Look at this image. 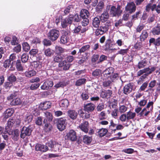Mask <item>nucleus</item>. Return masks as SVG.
I'll return each mask as SVG.
<instances>
[{"label": "nucleus", "mask_w": 160, "mask_h": 160, "mask_svg": "<svg viewBox=\"0 0 160 160\" xmlns=\"http://www.w3.org/2000/svg\"><path fill=\"white\" fill-rule=\"evenodd\" d=\"M109 16L108 13L107 12L104 11L100 16V20L106 21L109 18Z\"/></svg>", "instance_id": "nucleus-42"}, {"label": "nucleus", "mask_w": 160, "mask_h": 160, "mask_svg": "<svg viewBox=\"0 0 160 160\" xmlns=\"http://www.w3.org/2000/svg\"><path fill=\"white\" fill-rule=\"evenodd\" d=\"M108 131L106 128H102L99 129L98 132V133L100 137H102L105 136L108 132Z\"/></svg>", "instance_id": "nucleus-46"}, {"label": "nucleus", "mask_w": 160, "mask_h": 160, "mask_svg": "<svg viewBox=\"0 0 160 160\" xmlns=\"http://www.w3.org/2000/svg\"><path fill=\"white\" fill-rule=\"evenodd\" d=\"M108 117L105 112V111H102L98 115V118L100 120H103L106 119Z\"/></svg>", "instance_id": "nucleus-44"}, {"label": "nucleus", "mask_w": 160, "mask_h": 160, "mask_svg": "<svg viewBox=\"0 0 160 160\" xmlns=\"http://www.w3.org/2000/svg\"><path fill=\"white\" fill-rule=\"evenodd\" d=\"M65 61L71 63L73 62L74 59V57L72 55H67V57H65Z\"/></svg>", "instance_id": "nucleus-53"}, {"label": "nucleus", "mask_w": 160, "mask_h": 160, "mask_svg": "<svg viewBox=\"0 0 160 160\" xmlns=\"http://www.w3.org/2000/svg\"><path fill=\"white\" fill-rule=\"evenodd\" d=\"M82 27L81 25H78V26H76L73 30V32L75 34H78L80 32L81 29Z\"/></svg>", "instance_id": "nucleus-56"}, {"label": "nucleus", "mask_w": 160, "mask_h": 160, "mask_svg": "<svg viewBox=\"0 0 160 160\" xmlns=\"http://www.w3.org/2000/svg\"><path fill=\"white\" fill-rule=\"evenodd\" d=\"M36 74V72L34 70H28L26 71L24 74L25 76L28 78H30L35 76Z\"/></svg>", "instance_id": "nucleus-33"}, {"label": "nucleus", "mask_w": 160, "mask_h": 160, "mask_svg": "<svg viewBox=\"0 0 160 160\" xmlns=\"http://www.w3.org/2000/svg\"><path fill=\"white\" fill-rule=\"evenodd\" d=\"M51 103L49 101H46L40 104V106L43 110H46L50 108Z\"/></svg>", "instance_id": "nucleus-28"}, {"label": "nucleus", "mask_w": 160, "mask_h": 160, "mask_svg": "<svg viewBox=\"0 0 160 160\" xmlns=\"http://www.w3.org/2000/svg\"><path fill=\"white\" fill-rule=\"evenodd\" d=\"M102 73V70L100 69H97L92 73V75L94 77H99Z\"/></svg>", "instance_id": "nucleus-48"}, {"label": "nucleus", "mask_w": 160, "mask_h": 160, "mask_svg": "<svg viewBox=\"0 0 160 160\" xmlns=\"http://www.w3.org/2000/svg\"><path fill=\"white\" fill-rule=\"evenodd\" d=\"M100 21L101 20L97 17H95L92 21L93 26L95 28H97L94 32L95 35L99 37L107 33L109 28V26L107 22L102 24L99 27Z\"/></svg>", "instance_id": "nucleus-1"}, {"label": "nucleus", "mask_w": 160, "mask_h": 160, "mask_svg": "<svg viewBox=\"0 0 160 160\" xmlns=\"http://www.w3.org/2000/svg\"><path fill=\"white\" fill-rule=\"evenodd\" d=\"M68 116L72 119L75 120L78 117V114L77 112L72 110H69L67 112Z\"/></svg>", "instance_id": "nucleus-21"}, {"label": "nucleus", "mask_w": 160, "mask_h": 160, "mask_svg": "<svg viewBox=\"0 0 160 160\" xmlns=\"http://www.w3.org/2000/svg\"><path fill=\"white\" fill-rule=\"evenodd\" d=\"M121 8V6L120 5H118L117 8L114 6H112L110 10V14L113 17H119L121 15L122 12Z\"/></svg>", "instance_id": "nucleus-5"}, {"label": "nucleus", "mask_w": 160, "mask_h": 160, "mask_svg": "<svg viewBox=\"0 0 160 160\" xmlns=\"http://www.w3.org/2000/svg\"><path fill=\"white\" fill-rule=\"evenodd\" d=\"M49 39H48L47 38H45L42 41V43L45 46H48L51 45L52 44V42Z\"/></svg>", "instance_id": "nucleus-55"}, {"label": "nucleus", "mask_w": 160, "mask_h": 160, "mask_svg": "<svg viewBox=\"0 0 160 160\" xmlns=\"http://www.w3.org/2000/svg\"><path fill=\"white\" fill-rule=\"evenodd\" d=\"M86 82L85 78H80L76 81L75 85L77 86H79L85 84Z\"/></svg>", "instance_id": "nucleus-40"}, {"label": "nucleus", "mask_w": 160, "mask_h": 160, "mask_svg": "<svg viewBox=\"0 0 160 160\" xmlns=\"http://www.w3.org/2000/svg\"><path fill=\"white\" fill-rule=\"evenodd\" d=\"M112 94V91L110 90H102L100 94V97L103 98H110Z\"/></svg>", "instance_id": "nucleus-14"}, {"label": "nucleus", "mask_w": 160, "mask_h": 160, "mask_svg": "<svg viewBox=\"0 0 160 160\" xmlns=\"http://www.w3.org/2000/svg\"><path fill=\"white\" fill-rule=\"evenodd\" d=\"M148 62L145 58L139 62L137 65V67L139 69L144 68L148 64Z\"/></svg>", "instance_id": "nucleus-24"}, {"label": "nucleus", "mask_w": 160, "mask_h": 160, "mask_svg": "<svg viewBox=\"0 0 160 160\" xmlns=\"http://www.w3.org/2000/svg\"><path fill=\"white\" fill-rule=\"evenodd\" d=\"M136 7L135 4L133 2H128L125 7V10L128 12L130 14H132L135 12Z\"/></svg>", "instance_id": "nucleus-8"}, {"label": "nucleus", "mask_w": 160, "mask_h": 160, "mask_svg": "<svg viewBox=\"0 0 160 160\" xmlns=\"http://www.w3.org/2000/svg\"><path fill=\"white\" fill-rule=\"evenodd\" d=\"M112 42L111 39L109 38L107 39L105 42V45H104L105 50L106 51H108L111 50V45L112 44Z\"/></svg>", "instance_id": "nucleus-27"}, {"label": "nucleus", "mask_w": 160, "mask_h": 160, "mask_svg": "<svg viewBox=\"0 0 160 160\" xmlns=\"http://www.w3.org/2000/svg\"><path fill=\"white\" fill-rule=\"evenodd\" d=\"M78 127L82 131L87 133L89 131V122L88 121H84L80 124Z\"/></svg>", "instance_id": "nucleus-13"}, {"label": "nucleus", "mask_w": 160, "mask_h": 160, "mask_svg": "<svg viewBox=\"0 0 160 160\" xmlns=\"http://www.w3.org/2000/svg\"><path fill=\"white\" fill-rule=\"evenodd\" d=\"M35 149L36 151L45 152L48 150V148L47 146L38 143L36 145Z\"/></svg>", "instance_id": "nucleus-19"}, {"label": "nucleus", "mask_w": 160, "mask_h": 160, "mask_svg": "<svg viewBox=\"0 0 160 160\" xmlns=\"http://www.w3.org/2000/svg\"><path fill=\"white\" fill-rule=\"evenodd\" d=\"M16 68L18 71H22L23 70V67L22 65L21 61L19 59L17 60L16 62Z\"/></svg>", "instance_id": "nucleus-43"}, {"label": "nucleus", "mask_w": 160, "mask_h": 160, "mask_svg": "<svg viewBox=\"0 0 160 160\" xmlns=\"http://www.w3.org/2000/svg\"><path fill=\"white\" fill-rule=\"evenodd\" d=\"M65 139L70 140L71 141H75L77 139L76 133L73 130H70L67 133L65 137Z\"/></svg>", "instance_id": "nucleus-11"}, {"label": "nucleus", "mask_w": 160, "mask_h": 160, "mask_svg": "<svg viewBox=\"0 0 160 160\" xmlns=\"http://www.w3.org/2000/svg\"><path fill=\"white\" fill-rule=\"evenodd\" d=\"M134 84L132 82H130L126 84L123 87V93L125 95H128L134 90Z\"/></svg>", "instance_id": "nucleus-9"}, {"label": "nucleus", "mask_w": 160, "mask_h": 160, "mask_svg": "<svg viewBox=\"0 0 160 160\" xmlns=\"http://www.w3.org/2000/svg\"><path fill=\"white\" fill-rule=\"evenodd\" d=\"M107 59V56L104 55H102L99 56L98 60L97 62V64L102 63L104 61L106 60Z\"/></svg>", "instance_id": "nucleus-50"}, {"label": "nucleus", "mask_w": 160, "mask_h": 160, "mask_svg": "<svg viewBox=\"0 0 160 160\" xmlns=\"http://www.w3.org/2000/svg\"><path fill=\"white\" fill-rule=\"evenodd\" d=\"M66 56L65 55L57 54L54 57L53 60L55 62H60L61 61H62L65 58V57Z\"/></svg>", "instance_id": "nucleus-32"}, {"label": "nucleus", "mask_w": 160, "mask_h": 160, "mask_svg": "<svg viewBox=\"0 0 160 160\" xmlns=\"http://www.w3.org/2000/svg\"><path fill=\"white\" fill-rule=\"evenodd\" d=\"M72 15L73 18V19L74 22H80L81 18L80 17V16H79L78 13H76L74 15Z\"/></svg>", "instance_id": "nucleus-52"}, {"label": "nucleus", "mask_w": 160, "mask_h": 160, "mask_svg": "<svg viewBox=\"0 0 160 160\" xmlns=\"http://www.w3.org/2000/svg\"><path fill=\"white\" fill-rule=\"evenodd\" d=\"M16 120L14 118H9L8 120L7 123V126L5 128V132L8 133V134L11 135V134L9 132L10 131V130L12 129L14 124L16 122Z\"/></svg>", "instance_id": "nucleus-7"}, {"label": "nucleus", "mask_w": 160, "mask_h": 160, "mask_svg": "<svg viewBox=\"0 0 160 160\" xmlns=\"http://www.w3.org/2000/svg\"><path fill=\"white\" fill-rule=\"evenodd\" d=\"M22 102V100L19 98H16L11 101L10 104L12 106L19 105H21Z\"/></svg>", "instance_id": "nucleus-30"}, {"label": "nucleus", "mask_w": 160, "mask_h": 160, "mask_svg": "<svg viewBox=\"0 0 160 160\" xmlns=\"http://www.w3.org/2000/svg\"><path fill=\"white\" fill-rule=\"evenodd\" d=\"M44 52L45 55L48 57H51L54 54L53 50L50 48L44 49Z\"/></svg>", "instance_id": "nucleus-31"}, {"label": "nucleus", "mask_w": 160, "mask_h": 160, "mask_svg": "<svg viewBox=\"0 0 160 160\" xmlns=\"http://www.w3.org/2000/svg\"><path fill=\"white\" fill-rule=\"evenodd\" d=\"M28 56L27 54L23 53L21 57L22 62L24 63L27 62L28 59Z\"/></svg>", "instance_id": "nucleus-63"}, {"label": "nucleus", "mask_w": 160, "mask_h": 160, "mask_svg": "<svg viewBox=\"0 0 160 160\" xmlns=\"http://www.w3.org/2000/svg\"><path fill=\"white\" fill-rule=\"evenodd\" d=\"M70 64L67 62L66 61L63 60L59 62L58 67L60 68L63 67L64 70H67L69 69Z\"/></svg>", "instance_id": "nucleus-20"}, {"label": "nucleus", "mask_w": 160, "mask_h": 160, "mask_svg": "<svg viewBox=\"0 0 160 160\" xmlns=\"http://www.w3.org/2000/svg\"><path fill=\"white\" fill-rule=\"evenodd\" d=\"M14 112V110L12 108L7 109L4 112V118L5 119L8 118L12 115Z\"/></svg>", "instance_id": "nucleus-23"}, {"label": "nucleus", "mask_w": 160, "mask_h": 160, "mask_svg": "<svg viewBox=\"0 0 160 160\" xmlns=\"http://www.w3.org/2000/svg\"><path fill=\"white\" fill-rule=\"evenodd\" d=\"M151 32L154 35H159L160 34V24H158L156 26L153 28Z\"/></svg>", "instance_id": "nucleus-25"}, {"label": "nucleus", "mask_w": 160, "mask_h": 160, "mask_svg": "<svg viewBox=\"0 0 160 160\" xmlns=\"http://www.w3.org/2000/svg\"><path fill=\"white\" fill-rule=\"evenodd\" d=\"M157 82L155 80H153L151 81L149 84L148 88L146 91V92L151 91L152 90L153 91L154 90L152 89V88L154 87L156 84Z\"/></svg>", "instance_id": "nucleus-41"}, {"label": "nucleus", "mask_w": 160, "mask_h": 160, "mask_svg": "<svg viewBox=\"0 0 160 160\" xmlns=\"http://www.w3.org/2000/svg\"><path fill=\"white\" fill-rule=\"evenodd\" d=\"M56 124L57 128L61 131L65 129L67 124V120L65 117L57 118L56 120Z\"/></svg>", "instance_id": "nucleus-3"}, {"label": "nucleus", "mask_w": 160, "mask_h": 160, "mask_svg": "<svg viewBox=\"0 0 160 160\" xmlns=\"http://www.w3.org/2000/svg\"><path fill=\"white\" fill-rule=\"evenodd\" d=\"M13 84L12 83L9 81H8L4 83V87L5 89L9 90L13 86Z\"/></svg>", "instance_id": "nucleus-60"}, {"label": "nucleus", "mask_w": 160, "mask_h": 160, "mask_svg": "<svg viewBox=\"0 0 160 160\" xmlns=\"http://www.w3.org/2000/svg\"><path fill=\"white\" fill-rule=\"evenodd\" d=\"M90 48V46L88 44L83 46L79 49V51L78 52V53L81 54L82 53L86 51L89 50Z\"/></svg>", "instance_id": "nucleus-38"}, {"label": "nucleus", "mask_w": 160, "mask_h": 160, "mask_svg": "<svg viewBox=\"0 0 160 160\" xmlns=\"http://www.w3.org/2000/svg\"><path fill=\"white\" fill-rule=\"evenodd\" d=\"M35 123L38 126H41L42 123V118L41 117H38L35 119Z\"/></svg>", "instance_id": "nucleus-58"}, {"label": "nucleus", "mask_w": 160, "mask_h": 160, "mask_svg": "<svg viewBox=\"0 0 160 160\" xmlns=\"http://www.w3.org/2000/svg\"><path fill=\"white\" fill-rule=\"evenodd\" d=\"M73 8L71 5L68 6L66 8L64 11V13L65 15H66L68 14L72 10Z\"/></svg>", "instance_id": "nucleus-64"}, {"label": "nucleus", "mask_w": 160, "mask_h": 160, "mask_svg": "<svg viewBox=\"0 0 160 160\" xmlns=\"http://www.w3.org/2000/svg\"><path fill=\"white\" fill-rule=\"evenodd\" d=\"M92 140V137H89L87 135H85L83 137L82 142L87 145H89L91 143Z\"/></svg>", "instance_id": "nucleus-29"}, {"label": "nucleus", "mask_w": 160, "mask_h": 160, "mask_svg": "<svg viewBox=\"0 0 160 160\" xmlns=\"http://www.w3.org/2000/svg\"><path fill=\"white\" fill-rule=\"evenodd\" d=\"M116 124H115L113 120L110 121V125L109 127V130H111L112 133L115 132L116 131L115 129H113L116 126Z\"/></svg>", "instance_id": "nucleus-47"}, {"label": "nucleus", "mask_w": 160, "mask_h": 160, "mask_svg": "<svg viewBox=\"0 0 160 160\" xmlns=\"http://www.w3.org/2000/svg\"><path fill=\"white\" fill-rule=\"evenodd\" d=\"M156 8V5L154 4L152 5L151 3H148L146 6V12H149L150 10L153 11Z\"/></svg>", "instance_id": "nucleus-37"}, {"label": "nucleus", "mask_w": 160, "mask_h": 160, "mask_svg": "<svg viewBox=\"0 0 160 160\" xmlns=\"http://www.w3.org/2000/svg\"><path fill=\"white\" fill-rule=\"evenodd\" d=\"M53 85V82L51 80H48L46 81L41 86V88L42 90H48L50 87H52Z\"/></svg>", "instance_id": "nucleus-18"}, {"label": "nucleus", "mask_w": 160, "mask_h": 160, "mask_svg": "<svg viewBox=\"0 0 160 160\" xmlns=\"http://www.w3.org/2000/svg\"><path fill=\"white\" fill-rule=\"evenodd\" d=\"M80 15L81 18H89L90 13L87 10L85 9H82L80 13Z\"/></svg>", "instance_id": "nucleus-22"}, {"label": "nucleus", "mask_w": 160, "mask_h": 160, "mask_svg": "<svg viewBox=\"0 0 160 160\" xmlns=\"http://www.w3.org/2000/svg\"><path fill=\"white\" fill-rule=\"evenodd\" d=\"M81 97L83 100H87L89 98L88 93L87 92L85 91L82 92Z\"/></svg>", "instance_id": "nucleus-61"}, {"label": "nucleus", "mask_w": 160, "mask_h": 160, "mask_svg": "<svg viewBox=\"0 0 160 160\" xmlns=\"http://www.w3.org/2000/svg\"><path fill=\"white\" fill-rule=\"evenodd\" d=\"M95 108V105L91 102H90L86 104H84L83 106L84 110L88 112H92L94 110Z\"/></svg>", "instance_id": "nucleus-16"}, {"label": "nucleus", "mask_w": 160, "mask_h": 160, "mask_svg": "<svg viewBox=\"0 0 160 160\" xmlns=\"http://www.w3.org/2000/svg\"><path fill=\"white\" fill-rule=\"evenodd\" d=\"M104 4L103 2L100 1L99 2L96 8V11L98 13L101 12L104 7Z\"/></svg>", "instance_id": "nucleus-36"}, {"label": "nucleus", "mask_w": 160, "mask_h": 160, "mask_svg": "<svg viewBox=\"0 0 160 160\" xmlns=\"http://www.w3.org/2000/svg\"><path fill=\"white\" fill-rule=\"evenodd\" d=\"M17 45V46L14 47L12 50L13 52L18 53L21 51V47L20 44H18Z\"/></svg>", "instance_id": "nucleus-59"}, {"label": "nucleus", "mask_w": 160, "mask_h": 160, "mask_svg": "<svg viewBox=\"0 0 160 160\" xmlns=\"http://www.w3.org/2000/svg\"><path fill=\"white\" fill-rule=\"evenodd\" d=\"M33 126L31 125L28 127L23 126L21 129L20 134V137L22 139H24L26 136H29L31 134L33 130Z\"/></svg>", "instance_id": "nucleus-2"}, {"label": "nucleus", "mask_w": 160, "mask_h": 160, "mask_svg": "<svg viewBox=\"0 0 160 160\" xmlns=\"http://www.w3.org/2000/svg\"><path fill=\"white\" fill-rule=\"evenodd\" d=\"M69 33L70 32L68 31H65L63 32L60 38V43L65 44L69 41Z\"/></svg>", "instance_id": "nucleus-10"}, {"label": "nucleus", "mask_w": 160, "mask_h": 160, "mask_svg": "<svg viewBox=\"0 0 160 160\" xmlns=\"http://www.w3.org/2000/svg\"><path fill=\"white\" fill-rule=\"evenodd\" d=\"M7 80L13 84L16 81L17 78L12 73L9 76H8Z\"/></svg>", "instance_id": "nucleus-45"}, {"label": "nucleus", "mask_w": 160, "mask_h": 160, "mask_svg": "<svg viewBox=\"0 0 160 160\" xmlns=\"http://www.w3.org/2000/svg\"><path fill=\"white\" fill-rule=\"evenodd\" d=\"M43 123L44 124V130L46 132H48L51 131L52 129V126L49 122L48 121L47 119H44Z\"/></svg>", "instance_id": "nucleus-17"}, {"label": "nucleus", "mask_w": 160, "mask_h": 160, "mask_svg": "<svg viewBox=\"0 0 160 160\" xmlns=\"http://www.w3.org/2000/svg\"><path fill=\"white\" fill-rule=\"evenodd\" d=\"M89 18H81L83 20L82 21V26H87L89 23Z\"/></svg>", "instance_id": "nucleus-62"}, {"label": "nucleus", "mask_w": 160, "mask_h": 160, "mask_svg": "<svg viewBox=\"0 0 160 160\" xmlns=\"http://www.w3.org/2000/svg\"><path fill=\"white\" fill-rule=\"evenodd\" d=\"M117 76L116 75L112 77L111 78L108 79L109 80H105L102 82V86L104 88L108 87L112 84V82H115L116 80Z\"/></svg>", "instance_id": "nucleus-12"}, {"label": "nucleus", "mask_w": 160, "mask_h": 160, "mask_svg": "<svg viewBox=\"0 0 160 160\" xmlns=\"http://www.w3.org/2000/svg\"><path fill=\"white\" fill-rule=\"evenodd\" d=\"M59 104L61 107L67 108L69 105V102L68 99H64L61 100L60 101Z\"/></svg>", "instance_id": "nucleus-35"}, {"label": "nucleus", "mask_w": 160, "mask_h": 160, "mask_svg": "<svg viewBox=\"0 0 160 160\" xmlns=\"http://www.w3.org/2000/svg\"><path fill=\"white\" fill-rule=\"evenodd\" d=\"M148 33L147 30H143L140 36V40L141 42H143L148 37Z\"/></svg>", "instance_id": "nucleus-26"}, {"label": "nucleus", "mask_w": 160, "mask_h": 160, "mask_svg": "<svg viewBox=\"0 0 160 160\" xmlns=\"http://www.w3.org/2000/svg\"><path fill=\"white\" fill-rule=\"evenodd\" d=\"M17 95L18 92L17 91L14 92L7 97V100L8 101L12 100L14 98H17Z\"/></svg>", "instance_id": "nucleus-51"}, {"label": "nucleus", "mask_w": 160, "mask_h": 160, "mask_svg": "<svg viewBox=\"0 0 160 160\" xmlns=\"http://www.w3.org/2000/svg\"><path fill=\"white\" fill-rule=\"evenodd\" d=\"M127 120H128L130 119H133L136 116L135 112H132L130 111L127 113Z\"/></svg>", "instance_id": "nucleus-39"}, {"label": "nucleus", "mask_w": 160, "mask_h": 160, "mask_svg": "<svg viewBox=\"0 0 160 160\" xmlns=\"http://www.w3.org/2000/svg\"><path fill=\"white\" fill-rule=\"evenodd\" d=\"M114 68L111 67L106 69L103 72L104 77L107 79L111 78L112 77L115 75L117 76L116 80H118L119 77V74L117 73H114Z\"/></svg>", "instance_id": "nucleus-4"}, {"label": "nucleus", "mask_w": 160, "mask_h": 160, "mask_svg": "<svg viewBox=\"0 0 160 160\" xmlns=\"http://www.w3.org/2000/svg\"><path fill=\"white\" fill-rule=\"evenodd\" d=\"M99 55L98 54H93L91 58V61L93 63L97 62L99 60Z\"/></svg>", "instance_id": "nucleus-57"}, {"label": "nucleus", "mask_w": 160, "mask_h": 160, "mask_svg": "<svg viewBox=\"0 0 160 160\" xmlns=\"http://www.w3.org/2000/svg\"><path fill=\"white\" fill-rule=\"evenodd\" d=\"M22 48L25 52H28L30 49L29 44L27 42H24L22 44Z\"/></svg>", "instance_id": "nucleus-54"}, {"label": "nucleus", "mask_w": 160, "mask_h": 160, "mask_svg": "<svg viewBox=\"0 0 160 160\" xmlns=\"http://www.w3.org/2000/svg\"><path fill=\"white\" fill-rule=\"evenodd\" d=\"M60 35L59 31L56 29H52L49 31L47 34L48 37L52 42L56 41Z\"/></svg>", "instance_id": "nucleus-6"}, {"label": "nucleus", "mask_w": 160, "mask_h": 160, "mask_svg": "<svg viewBox=\"0 0 160 160\" xmlns=\"http://www.w3.org/2000/svg\"><path fill=\"white\" fill-rule=\"evenodd\" d=\"M55 51L57 54L62 55V54L65 52L66 50L60 46H56L55 48Z\"/></svg>", "instance_id": "nucleus-34"}, {"label": "nucleus", "mask_w": 160, "mask_h": 160, "mask_svg": "<svg viewBox=\"0 0 160 160\" xmlns=\"http://www.w3.org/2000/svg\"><path fill=\"white\" fill-rule=\"evenodd\" d=\"M149 70V68L148 67L140 70L137 72V76H140L142 75H143L144 73H147Z\"/></svg>", "instance_id": "nucleus-49"}, {"label": "nucleus", "mask_w": 160, "mask_h": 160, "mask_svg": "<svg viewBox=\"0 0 160 160\" xmlns=\"http://www.w3.org/2000/svg\"><path fill=\"white\" fill-rule=\"evenodd\" d=\"M10 134L12 135V139L14 141H17L19 140L20 134L19 131L18 129H16L12 130L11 133Z\"/></svg>", "instance_id": "nucleus-15"}]
</instances>
